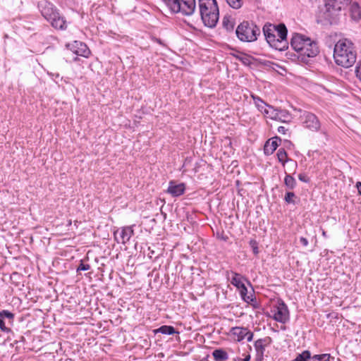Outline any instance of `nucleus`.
<instances>
[{"mask_svg": "<svg viewBox=\"0 0 361 361\" xmlns=\"http://www.w3.org/2000/svg\"><path fill=\"white\" fill-rule=\"evenodd\" d=\"M291 47L299 54L303 60L305 57H314L319 52L317 44L310 37L301 34H294L290 41Z\"/></svg>", "mask_w": 361, "mask_h": 361, "instance_id": "3", "label": "nucleus"}, {"mask_svg": "<svg viewBox=\"0 0 361 361\" xmlns=\"http://www.w3.org/2000/svg\"><path fill=\"white\" fill-rule=\"evenodd\" d=\"M38 7L42 16L50 23L51 25L56 29L64 30L67 27V23L56 7L47 1H42L39 3Z\"/></svg>", "mask_w": 361, "mask_h": 361, "instance_id": "4", "label": "nucleus"}, {"mask_svg": "<svg viewBox=\"0 0 361 361\" xmlns=\"http://www.w3.org/2000/svg\"><path fill=\"white\" fill-rule=\"evenodd\" d=\"M238 38L245 42H252L261 33L260 28L252 22L243 21L235 30Z\"/></svg>", "mask_w": 361, "mask_h": 361, "instance_id": "5", "label": "nucleus"}, {"mask_svg": "<svg viewBox=\"0 0 361 361\" xmlns=\"http://www.w3.org/2000/svg\"><path fill=\"white\" fill-rule=\"evenodd\" d=\"M302 123L305 128L312 131H318L320 129L321 123L318 118L310 112H305L302 116Z\"/></svg>", "mask_w": 361, "mask_h": 361, "instance_id": "11", "label": "nucleus"}, {"mask_svg": "<svg viewBox=\"0 0 361 361\" xmlns=\"http://www.w3.org/2000/svg\"><path fill=\"white\" fill-rule=\"evenodd\" d=\"M312 361H329L330 358L329 354L315 355L311 357Z\"/></svg>", "mask_w": 361, "mask_h": 361, "instance_id": "28", "label": "nucleus"}, {"mask_svg": "<svg viewBox=\"0 0 361 361\" xmlns=\"http://www.w3.org/2000/svg\"><path fill=\"white\" fill-rule=\"evenodd\" d=\"M279 142H281V139L278 137L269 140L264 145V153L271 154L279 146Z\"/></svg>", "mask_w": 361, "mask_h": 361, "instance_id": "15", "label": "nucleus"}, {"mask_svg": "<svg viewBox=\"0 0 361 361\" xmlns=\"http://www.w3.org/2000/svg\"><path fill=\"white\" fill-rule=\"evenodd\" d=\"M0 317H3L5 319H7L8 322L11 323L14 318V314L8 310H3L0 312Z\"/></svg>", "mask_w": 361, "mask_h": 361, "instance_id": "29", "label": "nucleus"}, {"mask_svg": "<svg viewBox=\"0 0 361 361\" xmlns=\"http://www.w3.org/2000/svg\"><path fill=\"white\" fill-rule=\"evenodd\" d=\"M228 279L230 280L231 284L235 286L238 290L245 286L243 283L244 278L239 274L231 272V276L228 275Z\"/></svg>", "mask_w": 361, "mask_h": 361, "instance_id": "16", "label": "nucleus"}, {"mask_svg": "<svg viewBox=\"0 0 361 361\" xmlns=\"http://www.w3.org/2000/svg\"><path fill=\"white\" fill-rule=\"evenodd\" d=\"M219 7L216 0H204V26L214 27L219 20Z\"/></svg>", "mask_w": 361, "mask_h": 361, "instance_id": "7", "label": "nucleus"}, {"mask_svg": "<svg viewBox=\"0 0 361 361\" xmlns=\"http://www.w3.org/2000/svg\"><path fill=\"white\" fill-rule=\"evenodd\" d=\"M350 0H326L324 13L325 18L329 20H334L338 13L344 8Z\"/></svg>", "mask_w": 361, "mask_h": 361, "instance_id": "8", "label": "nucleus"}, {"mask_svg": "<svg viewBox=\"0 0 361 361\" xmlns=\"http://www.w3.org/2000/svg\"><path fill=\"white\" fill-rule=\"evenodd\" d=\"M298 179L302 181V182H305V183H307L309 181V178H307V176L304 174V173H300L298 175Z\"/></svg>", "mask_w": 361, "mask_h": 361, "instance_id": "36", "label": "nucleus"}, {"mask_svg": "<svg viewBox=\"0 0 361 361\" xmlns=\"http://www.w3.org/2000/svg\"><path fill=\"white\" fill-rule=\"evenodd\" d=\"M252 98L253 99L255 106L262 114H264V110H267L269 105L265 103L261 98L257 96L252 95Z\"/></svg>", "mask_w": 361, "mask_h": 361, "instance_id": "19", "label": "nucleus"}, {"mask_svg": "<svg viewBox=\"0 0 361 361\" xmlns=\"http://www.w3.org/2000/svg\"><path fill=\"white\" fill-rule=\"evenodd\" d=\"M253 252L255 254H257L258 253V248L257 246H253Z\"/></svg>", "mask_w": 361, "mask_h": 361, "instance_id": "42", "label": "nucleus"}, {"mask_svg": "<svg viewBox=\"0 0 361 361\" xmlns=\"http://www.w3.org/2000/svg\"><path fill=\"white\" fill-rule=\"evenodd\" d=\"M278 113V116L276 117V121L287 122L290 119V116L287 111L279 109Z\"/></svg>", "mask_w": 361, "mask_h": 361, "instance_id": "26", "label": "nucleus"}, {"mask_svg": "<svg viewBox=\"0 0 361 361\" xmlns=\"http://www.w3.org/2000/svg\"><path fill=\"white\" fill-rule=\"evenodd\" d=\"M24 340V337L23 336H20V341H23Z\"/></svg>", "mask_w": 361, "mask_h": 361, "instance_id": "45", "label": "nucleus"}, {"mask_svg": "<svg viewBox=\"0 0 361 361\" xmlns=\"http://www.w3.org/2000/svg\"><path fill=\"white\" fill-rule=\"evenodd\" d=\"M350 11L351 17L353 19L358 20L360 18L361 11H360V6H358L357 4L353 3L350 6Z\"/></svg>", "mask_w": 361, "mask_h": 361, "instance_id": "25", "label": "nucleus"}, {"mask_svg": "<svg viewBox=\"0 0 361 361\" xmlns=\"http://www.w3.org/2000/svg\"><path fill=\"white\" fill-rule=\"evenodd\" d=\"M239 291H240V294L242 299L245 302L250 303L254 300L255 297H254L253 291L248 293L247 289L245 286H244L240 289H239Z\"/></svg>", "mask_w": 361, "mask_h": 361, "instance_id": "18", "label": "nucleus"}, {"mask_svg": "<svg viewBox=\"0 0 361 361\" xmlns=\"http://www.w3.org/2000/svg\"><path fill=\"white\" fill-rule=\"evenodd\" d=\"M229 336L235 341L240 342L244 338H247L248 342L253 338V333L245 327L235 326L232 327L229 332Z\"/></svg>", "mask_w": 361, "mask_h": 361, "instance_id": "10", "label": "nucleus"}, {"mask_svg": "<svg viewBox=\"0 0 361 361\" xmlns=\"http://www.w3.org/2000/svg\"><path fill=\"white\" fill-rule=\"evenodd\" d=\"M356 76L361 80V61H358L355 68Z\"/></svg>", "mask_w": 361, "mask_h": 361, "instance_id": "35", "label": "nucleus"}, {"mask_svg": "<svg viewBox=\"0 0 361 361\" xmlns=\"http://www.w3.org/2000/svg\"><path fill=\"white\" fill-rule=\"evenodd\" d=\"M293 165H294V167L295 169L297 167V162L296 161H293Z\"/></svg>", "mask_w": 361, "mask_h": 361, "instance_id": "44", "label": "nucleus"}, {"mask_svg": "<svg viewBox=\"0 0 361 361\" xmlns=\"http://www.w3.org/2000/svg\"><path fill=\"white\" fill-rule=\"evenodd\" d=\"M164 1L173 13L190 16L195 9V0H164Z\"/></svg>", "mask_w": 361, "mask_h": 361, "instance_id": "6", "label": "nucleus"}, {"mask_svg": "<svg viewBox=\"0 0 361 361\" xmlns=\"http://www.w3.org/2000/svg\"><path fill=\"white\" fill-rule=\"evenodd\" d=\"M279 109H274L272 106H269L267 110H264V116L268 118L271 120H276V117L278 116Z\"/></svg>", "mask_w": 361, "mask_h": 361, "instance_id": "22", "label": "nucleus"}, {"mask_svg": "<svg viewBox=\"0 0 361 361\" xmlns=\"http://www.w3.org/2000/svg\"><path fill=\"white\" fill-rule=\"evenodd\" d=\"M276 155L279 161L283 164V166H284L288 161H292L291 159L288 158L287 152L283 148H280L278 150Z\"/></svg>", "mask_w": 361, "mask_h": 361, "instance_id": "24", "label": "nucleus"}, {"mask_svg": "<svg viewBox=\"0 0 361 361\" xmlns=\"http://www.w3.org/2000/svg\"><path fill=\"white\" fill-rule=\"evenodd\" d=\"M154 333H161L162 334L165 335H172L174 334H179L178 331H176L173 326H168V325H164L158 328L157 329L154 330Z\"/></svg>", "mask_w": 361, "mask_h": 361, "instance_id": "20", "label": "nucleus"}, {"mask_svg": "<svg viewBox=\"0 0 361 361\" xmlns=\"http://www.w3.org/2000/svg\"><path fill=\"white\" fill-rule=\"evenodd\" d=\"M4 320H5V319L0 317V329L1 331H4V332H8L11 331V329L6 326Z\"/></svg>", "mask_w": 361, "mask_h": 361, "instance_id": "33", "label": "nucleus"}, {"mask_svg": "<svg viewBox=\"0 0 361 361\" xmlns=\"http://www.w3.org/2000/svg\"><path fill=\"white\" fill-rule=\"evenodd\" d=\"M356 187L358 190V193L361 195V182H357L356 184Z\"/></svg>", "mask_w": 361, "mask_h": 361, "instance_id": "40", "label": "nucleus"}, {"mask_svg": "<svg viewBox=\"0 0 361 361\" xmlns=\"http://www.w3.org/2000/svg\"><path fill=\"white\" fill-rule=\"evenodd\" d=\"M322 234H323V235H325L326 233L324 231Z\"/></svg>", "mask_w": 361, "mask_h": 361, "instance_id": "46", "label": "nucleus"}, {"mask_svg": "<svg viewBox=\"0 0 361 361\" xmlns=\"http://www.w3.org/2000/svg\"><path fill=\"white\" fill-rule=\"evenodd\" d=\"M269 340V343L271 341V338L269 337L265 339H258L255 342L254 346L257 351V353L262 355L265 350V346L267 345V341Z\"/></svg>", "mask_w": 361, "mask_h": 361, "instance_id": "17", "label": "nucleus"}, {"mask_svg": "<svg viewBox=\"0 0 361 361\" xmlns=\"http://www.w3.org/2000/svg\"><path fill=\"white\" fill-rule=\"evenodd\" d=\"M153 254H154V251H153V250H152V251L150 252V254H149V258H152V255H153Z\"/></svg>", "mask_w": 361, "mask_h": 361, "instance_id": "43", "label": "nucleus"}, {"mask_svg": "<svg viewBox=\"0 0 361 361\" xmlns=\"http://www.w3.org/2000/svg\"><path fill=\"white\" fill-rule=\"evenodd\" d=\"M300 241L302 244L303 246L306 247L308 245V240L307 238H305L304 237H301L300 238Z\"/></svg>", "mask_w": 361, "mask_h": 361, "instance_id": "39", "label": "nucleus"}, {"mask_svg": "<svg viewBox=\"0 0 361 361\" xmlns=\"http://www.w3.org/2000/svg\"><path fill=\"white\" fill-rule=\"evenodd\" d=\"M212 355L216 361H224L228 358L227 353L221 349L214 350Z\"/></svg>", "mask_w": 361, "mask_h": 361, "instance_id": "21", "label": "nucleus"}, {"mask_svg": "<svg viewBox=\"0 0 361 361\" xmlns=\"http://www.w3.org/2000/svg\"><path fill=\"white\" fill-rule=\"evenodd\" d=\"M223 25L228 30H231L233 27V22L231 21L228 17H224L223 18Z\"/></svg>", "mask_w": 361, "mask_h": 361, "instance_id": "31", "label": "nucleus"}, {"mask_svg": "<svg viewBox=\"0 0 361 361\" xmlns=\"http://www.w3.org/2000/svg\"><path fill=\"white\" fill-rule=\"evenodd\" d=\"M311 358V353L309 350H304L302 353L298 354L296 357L292 361H307Z\"/></svg>", "mask_w": 361, "mask_h": 361, "instance_id": "27", "label": "nucleus"}, {"mask_svg": "<svg viewBox=\"0 0 361 361\" xmlns=\"http://www.w3.org/2000/svg\"><path fill=\"white\" fill-rule=\"evenodd\" d=\"M90 269V266L88 264H84L81 262L77 269V271H87Z\"/></svg>", "mask_w": 361, "mask_h": 361, "instance_id": "34", "label": "nucleus"}, {"mask_svg": "<svg viewBox=\"0 0 361 361\" xmlns=\"http://www.w3.org/2000/svg\"><path fill=\"white\" fill-rule=\"evenodd\" d=\"M134 233L131 226H126L114 231V238L118 243H127Z\"/></svg>", "mask_w": 361, "mask_h": 361, "instance_id": "12", "label": "nucleus"}, {"mask_svg": "<svg viewBox=\"0 0 361 361\" xmlns=\"http://www.w3.org/2000/svg\"><path fill=\"white\" fill-rule=\"evenodd\" d=\"M287 130V128H286L284 126H279L278 128V132L282 135H285Z\"/></svg>", "mask_w": 361, "mask_h": 361, "instance_id": "38", "label": "nucleus"}, {"mask_svg": "<svg viewBox=\"0 0 361 361\" xmlns=\"http://www.w3.org/2000/svg\"><path fill=\"white\" fill-rule=\"evenodd\" d=\"M69 49L75 54L85 58H88L90 54V50L87 46L80 41H74L71 44H67Z\"/></svg>", "mask_w": 361, "mask_h": 361, "instance_id": "13", "label": "nucleus"}, {"mask_svg": "<svg viewBox=\"0 0 361 361\" xmlns=\"http://www.w3.org/2000/svg\"><path fill=\"white\" fill-rule=\"evenodd\" d=\"M271 312L273 314V319L278 322L285 324L289 320V310L287 305L282 300H279L273 306Z\"/></svg>", "mask_w": 361, "mask_h": 361, "instance_id": "9", "label": "nucleus"}, {"mask_svg": "<svg viewBox=\"0 0 361 361\" xmlns=\"http://www.w3.org/2000/svg\"><path fill=\"white\" fill-rule=\"evenodd\" d=\"M334 58L337 65L346 68L351 67L357 59L353 43L348 39H339L334 46Z\"/></svg>", "mask_w": 361, "mask_h": 361, "instance_id": "1", "label": "nucleus"}, {"mask_svg": "<svg viewBox=\"0 0 361 361\" xmlns=\"http://www.w3.org/2000/svg\"><path fill=\"white\" fill-rule=\"evenodd\" d=\"M202 0H199V8L201 19L203 20V3L202 2Z\"/></svg>", "mask_w": 361, "mask_h": 361, "instance_id": "37", "label": "nucleus"}, {"mask_svg": "<svg viewBox=\"0 0 361 361\" xmlns=\"http://www.w3.org/2000/svg\"><path fill=\"white\" fill-rule=\"evenodd\" d=\"M228 5L233 8L238 9L241 7V0H226Z\"/></svg>", "mask_w": 361, "mask_h": 361, "instance_id": "30", "label": "nucleus"}, {"mask_svg": "<svg viewBox=\"0 0 361 361\" xmlns=\"http://www.w3.org/2000/svg\"><path fill=\"white\" fill-rule=\"evenodd\" d=\"M284 185L288 190H293L296 186V180L292 176L286 173Z\"/></svg>", "mask_w": 361, "mask_h": 361, "instance_id": "23", "label": "nucleus"}, {"mask_svg": "<svg viewBox=\"0 0 361 361\" xmlns=\"http://www.w3.org/2000/svg\"><path fill=\"white\" fill-rule=\"evenodd\" d=\"M263 32L268 44L276 50L283 51L288 48L287 29L284 24L265 25Z\"/></svg>", "mask_w": 361, "mask_h": 361, "instance_id": "2", "label": "nucleus"}, {"mask_svg": "<svg viewBox=\"0 0 361 361\" xmlns=\"http://www.w3.org/2000/svg\"><path fill=\"white\" fill-rule=\"evenodd\" d=\"M295 194L293 192H287L284 200L287 203H294Z\"/></svg>", "mask_w": 361, "mask_h": 361, "instance_id": "32", "label": "nucleus"}, {"mask_svg": "<svg viewBox=\"0 0 361 361\" xmlns=\"http://www.w3.org/2000/svg\"><path fill=\"white\" fill-rule=\"evenodd\" d=\"M250 355H247L244 359L240 360V361H250Z\"/></svg>", "mask_w": 361, "mask_h": 361, "instance_id": "41", "label": "nucleus"}, {"mask_svg": "<svg viewBox=\"0 0 361 361\" xmlns=\"http://www.w3.org/2000/svg\"><path fill=\"white\" fill-rule=\"evenodd\" d=\"M167 192L172 197H179L182 195L185 191V185L183 183H177L174 180H171L169 183Z\"/></svg>", "mask_w": 361, "mask_h": 361, "instance_id": "14", "label": "nucleus"}]
</instances>
